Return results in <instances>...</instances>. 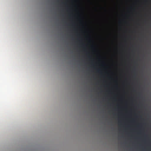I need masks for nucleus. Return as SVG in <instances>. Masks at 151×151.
I'll return each mask as SVG.
<instances>
[{"instance_id": "f257e3e1", "label": "nucleus", "mask_w": 151, "mask_h": 151, "mask_svg": "<svg viewBox=\"0 0 151 151\" xmlns=\"http://www.w3.org/2000/svg\"><path fill=\"white\" fill-rule=\"evenodd\" d=\"M99 71H100V70H97V71H98V72H99Z\"/></svg>"}]
</instances>
